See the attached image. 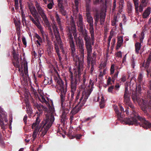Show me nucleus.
Masks as SVG:
<instances>
[{
	"instance_id": "nucleus-1",
	"label": "nucleus",
	"mask_w": 151,
	"mask_h": 151,
	"mask_svg": "<svg viewBox=\"0 0 151 151\" xmlns=\"http://www.w3.org/2000/svg\"><path fill=\"white\" fill-rule=\"evenodd\" d=\"M128 105L129 108L128 107H126L125 112L127 114H129V111H131V109L132 111V114H131L130 117L128 118H124V109L122 106L119 105V108H118L117 106L114 105L113 106L114 110L115 112L118 119L121 121H123L126 124L129 125H133V124L138 125V120L140 121L139 117L142 118L143 117L139 116V113L134 110V107L133 105L129 102L127 104Z\"/></svg>"
},
{
	"instance_id": "nucleus-2",
	"label": "nucleus",
	"mask_w": 151,
	"mask_h": 151,
	"mask_svg": "<svg viewBox=\"0 0 151 151\" xmlns=\"http://www.w3.org/2000/svg\"><path fill=\"white\" fill-rule=\"evenodd\" d=\"M49 109L50 115L46 116L45 118L42 122L39 127V130L41 129L40 132L41 137H43L47 134L54 121V108L50 106Z\"/></svg>"
},
{
	"instance_id": "nucleus-3",
	"label": "nucleus",
	"mask_w": 151,
	"mask_h": 151,
	"mask_svg": "<svg viewBox=\"0 0 151 151\" xmlns=\"http://www.w3.org/2000/svg\"><path fill=\"white\" fill-rule=\"evenodd\" d=\"M69 73L70 74L69 75V80L70 81L71 93V94L70 93H68L67 97L68 101H69V105H68V108H72L73 106V103L74 100V93L76 89L77 86L78 85V78L80 77L81 75L79 77L78 73L75 71V76L74 78H73V74L70 70H69Z\"/></svg>"
},
{
	"instance_id": "nucleus-4",
	"label": "nucleus",
	"mask_w": 151,
	"mask_h": 151,
	"mask_svg": "<svg viewBox=\"0 0 151 151\" xmlns=\"http://www.w3.org/2000/svg\"><path fill=\"white\" fill-rule=\"evenodd\" d=\"M76 45L78 49L79 50L80 54V57L77 55L75 56H73L74 60H75L76 58V62L78 61V66L77 71H76L78 73V76L79 77L81 75V72L83 70V59L84 58V44L83 40L78 39L77 41L76 42Z\"/></svg>"
},
{
	"instance_id": "nucleus-5",
	"label": "nucleus",
	"mask_w": 151,
	"mask_h": 151,
	"mask_svg": "<svg viewBox=\"0 0 151 151\" xmlns=\"http://www.w3.org/2000/svg\"><path fill=\"white\" fill-rule=\"evenodd\" d=\"M85 93H83V94H85ZM84 94H83L84 95ZM83 97L80 99L79 101L78 102V104H77L73 109L71 111V115L70 116V123H72L73 122V120L74 117V115L78 113L80 110L81 109L82 106H83L85 104L87 99H88V96H86L85 97L84 99L83 100H82V98L83 97Z\"/></svg>"
},
{
	"instance_id": "nucleus-6",
	"label": "nucleus",
	"mask_w": 151,
	"mask_h": 151,
	"mask_svg": "<svg viewBox=\"0 0 151 151\" xmlns=\"http://www.w3.org/2000/svg\"><path fill=\"white\" fill-rule=\"evenodd\" d=\"M91 37V40L85 41V45L87 51V60H88V63L89 64L90 61L91 59L93 58V54H94L95 55L96 58V54L95 52H93L92 54V56L91 55V54L92 50V45H93L94 43V36L93 35V39Z\"/></svg>"
},
{
	"instance_id": "nucleus-7",
	"label": "nucleus",
	"mask_w": 151,
	"mask_h": 151,
	"mask_svg": "<svg viewBox=\"0 0 151 151\" xmlns=\"http://www.w3.org/2000/svg\"><path fill=\"white\" fill-rule=\"evenodd\" d=\"M12 54L14 60L12 61V63L14 66L18 68V70L19 72L21 71L20 74V76L25 79L24 78V73L23 70H21L20 69V65L19 61V55L17 54L15 51V50L13 47V50L12 51Z\"/></svg>"
},
{
	"instance_id": "nucleus-8",
	"label": "nucleus",
	"mask_w": 151,
	"mask_h": 151,
	"mask_svg": "<svg viewBox=\"0 0 151 151\" xmlns=\"http://www.w3.org/2000/svg\"><path fill=\"white\" fill-rule=\"evenodd\" d=\"M135 7L136 12L138 14L139 12H142L144 7L147 6L148 0H142L141 3L139 6L138 0H133Z\"/></svg>"
},
{
	"instance_id": "nucleus-9",
	"label": "nucleus",
	"mask_w": 151,
	"mask_h": 151,
	"mask_svg": "<svg viewBox=\"0 0 151 151\" xmlns=\"http://www.w3.org/2000/svg\"><path fill=\"white\" fill-rule=\"evenodd\" d=\"M86 20L89 24L90 28L89 31L92 38L93 39V35L94 34V29L93 28V19L90 13L89 12L86 13Z\"/></svg>"
},
{
	"instance_id": "nucleus-10",
	"label": "nucleus",
	"mask_w": 151,
	"mask_h": 151,
	"mask_svg": "<svg viewBox=\"0 0 151 151\" xmlns=\"http://www.w3.org/2000/svg\"><path fill=\"white\" fill-rule=\"evenodd\" d=\"M60 90V100L61 103L62 105L63 102L65 101V96L66 94V92L67 91V88L66 86L65 87L63 83L61 82L59 85Z\"/></svg>"
},
{
	"instance_id": "nucleus-11",
	"label": "nucleus",
	"mask_w": 151,
	"mask_h": 151,
	"mask_svg": "<svg viewBox=\"0 0 151 151\" xmlns=\"http://www.w3.org/2000/svg\"><path fill=\"white\" fill-rule=\"evenodd\" d=\"M66 31L68 32V38H70L71 37L73 38L72 34H73L75 39L76 38V37H77L76 26H69L67 27Z\"/></svg>"
},
{
	"instance_id": "nucleus-12",
	"label": "nucleus",
	"mask_w": 151,
	"mask_h": 151,
	"mask_svg": "<svg viewBox=\"0 0 151 151\" xmlns=\"http://www.w3.org/2000/svg\"><path fill=\"white\" fill-rule=\"evenodd\" d=\"M139 118H140L139 119L140 123H138V125H139L140 127L146 129L151 128V123L148 121H147L144 117Z\"/></svg>"
},
{
	"instance_id": "nucleus-13",
	"label": "nucleus",
	"mask_w": 151,
	"mask_h": 151,
	"mask_svg": "<svg viewBox=\"0 0 151 151\" xmlns=\"http://www.w3.org/2000/svg\"><path fill=\"white\" fill-rule=\"evenodd\" d=\"M31 101L34 108L38 109L39 112V115L41 114L42 112V110L45 109L44 106L43 105L38 104L32 98L31 99Z\"/></svg>"
},
{
	"instance_id": "nucleus-14",
	"label": "nucleus",
	"mask_w": 151,
	"mask_h": 151,
	"mask_svg": "<svg viewBox=\"0 0 151 151\" xmlns=\"http://www.w3.org/2000/svg\"><path fill=\"white\" fill-rule=\"evenodd\" d=\"M36 7L38 13L41 16L43 20L47 19V18L45 14L44 11L42 9L40 5L37 2L36 3Z\"/></svg>"
},
{
	"instance_id": "nucleus-15",
	"label": "nucleus",
	"mask_w": 151,
	"mask_h": 151,
	"mask_svg": "<svg viewBox=\"0 0 151 151\" xmlns=\"http://www.w3.org/2000/svg\"><path fill=\"white\" fill-rule=\"evenodd\" d=\"M92 91H91V90H88L87 91L86 90H84L83 91V92H82V96L81 97V98L79 99V97L78 96H76V98L75 99V103H76V102H77L78 103V102L79 101V100H80V99L83 97V93H85V94H84L83 95V98H82V100H83L84 99L85 97L86 96H88H88H89L90 95V94L91 93V92Z\"/></svg>"
},
{
	"instance_id": "nucleus-16",
	"label": "nucleus",
	"mask_w": 151,
	"mask_h": 151,
	"mask_svg": "<svg viewBox=\"0 0 151 151\" xmlns=\"http://www.w3.org/2000/svg\"><path fill=\"white\" fill-rule=\"evenodd\" d=\"M96 59L95 55L94 54H93V58H92V59H91V61H90L89 62V64L88 63V60H87V65H88V67L89 68L90 67V65L91 64V73H92L94 70V65L96 63Z\"/></svg>"
},
{
	"instance_id": "nucleus-17",
	"label": "nucleus",
	"mask_w": 151,
	"mask_h": 151,
	"mask_svg": "<svg viewBox=\"0 0 151 151\" xmlns=\"http://www.w3.org/2000/svg\"><path fill=\"white\" fill-rule=\"evenodd\" d=\"M79 31L83 35L85 41L91 40V37L90 38V36L88 35V32L85 28Z\"/></svg>"
},
{
	"instance_id": "nucleus-18",
	"label": "nucleus",
	"mask_w": 151,
	"mask_h": 151,
	"mask_svg": "<svg viewBox=\"0 0 151 151\" xmlns=\"http://www.w3.org/2000/svg\"><path fill=\"white\" fill-rule=\"evenodd\" d=\"M68 40L70 44L71 54H73L76 51L75 46L73 40V38L71 37L70 38H68Z\"/></svg>"
},
{
	"instance_id": "nucleus-19",
	"label": "nucleus",
	"mask_w": 151,
	"mask_h": 151,
	"mask_svg": "<svg viewBox=\"0 0 151 151\" xmlns=\"http://www.w3.org/2000/svg\"><path fill=\"white\" fill-rule=\"evenodd\" d=\"M129 91L127 87L125 88V91L124 95V102L126 104H128L129 103L130 101V97L128 96Z\"/></svg>"
},
{
	"instance_id": "nucleus-20",
	"label": "nucleus",
	"mask_w": 151,
	"mask_h": 151,
	"mask_svg": "<svg viewBox=\"0 0 151 151\" xmlns=\"http://www.w3.org/2000/svg\"><path fill=\"white\" fill-rule=\"evenodd\" d=\"M95 13L94 16V21H99L101 16H102L103 14L101 12H100L98 9H95Z\"/></svg>"
},
{
	"instance_id": "nucleus-21",
	"label": "nucleus",
	"mask_w": 151,
	"mask_h": 151,
	"mask_svg": "<svg viewBox=\"0 0 151 151\" xmlns=\"http://www.w3.org/2000/svg\"><path fill=\"white\" fill-rule=\"evenodd\" d=\"M132 98L134 102L136 101L138 103H140L142 102V101H143L141 98H139V96L136 93L132 94Z\"/></svg>"
},
{
	"instance_id": "nucleus-22",
	"label": "nucleus",
	"mask_w": 151,
	"mask_h": 151,
	"mask_svg": "<svg viewBox=\"0 0 151 151\" xmlns=\"http://www.w3.org/2000/svg\"><path fill=\"white\" fill-rule=\"evenodd\" d=\"M43 21L45 24V26L49 30V33L51 35V36L53 37V33L52 32L51 26L48 19L43 20Z\"/></svg>"
},
{
	"instance_id": "nucleus-23",
	"label": "nucleus",
	"mask_w": 151,
	"mask_h": 151,
	"mask_svg": "<svg viewBox=\"0 0 151 151\" xmlns=\"http://www.w3.org/2000/svg\"><path fill=\"white\" fill-rule=\"evenodd\" d=\"M23 67L24 68V70L25 74V75L26 79L29 80L30 78L29 77L28 72V67L27 65V63L26 62L25 63H24L23 65Z\"/></svg>"
},
{
	"instance_id": "nucleus-24",
	"label": "nucleus",
	"mask_w": 151,
	"mask_h": 151,
	"mask_svg": "<svg viewBox=\"0 0 151 151\" xmlns=\"http://www.w3.org/2000/svg\"><path fill=\"white\" fill-rule=\"evenodd\" d=\"M77 25L79 28V31L85 28V26L83 24L82 18L80 17L79 18Z\"/></svg>"
},
{
	"instance_id": "nucleus-25",
	"label": "nucleus",
	"mask_w": 151,
	"mask_h": 151,
	"mask_svg": "<svg viewBox=\"0 0 151 151\" xmlns=\"http://www.w3.org/2000/svg\"><path fill=\"white\" fill-rule=\"evenodd\" d=\"M123 41V37L120 36L118 38L117 45L116 46V50H118L121 46Z\"/></svg>"
},
{
	"instance_id": "nucleus-26",
	"label": "nucleus",
	"mask_w": 151,
	"mask_h": 151,
	"mask_svg": "<svg viewBox=\"0 0 151 151\" xmlns=\"http://www.w3.org/2000/svg\"><path fill=\"white\" fill-rule=\"evenodd\" d=\"M150 12L151 8L150 7H148L142 14L143 18H147L150 14Z\"/></svg>"
},
{
	"instance_id": "nucleus-27",
	"label": "nucleus",
	"mask_w": 151,
	"mask_h": 151,
	"mask_svg": "<svg viewBox=\"0 0 151 151\" xmlns=\"http://www.w3.org/2000/svg\"><path fill=\"white\" fill-rule=\"evenodd\" d=\"M54 48L55 50V52L57 54V55L58 56L59 61L60 62L62 60V58L59 52L60 50L58 45L56 44H55L54 46Z\"/></svg>"
},
{
	"instance_id": "nucleus-28",
	"label": "nucleus",
	"mask_w": 151,
	"mask_h": 151,
	"mask_svg": "<svg viewBox=\"0 0 151 151\" xmlns=\"http://www.w3.org/2000/svg\"><path fill=\"white\" fill-rule=\"evenodd\" d=\"M52 80L51 78H49L47 77H45L43 83L45 85H47V84L50 85L52 83Z\"/></svg>"
},
{
	"instance_id": "nucleus-29",
	"label": "nucleus",
	"mask_w": 151,
	"mask_h": 151,
	"mask_svg": "<svg viewBox=\"0 0 151 151\" xmlns=\"http://www.w3.org/2000/svg\"><path fill=\"white\" fill-rule=\"evenodd\" d=\"M135 52L138 54L139 53V51L140 50L141 47V44L140 43L137 42L136 43L135 45Z\"/></svg>"
},
{
	"instance_id": "nucleus-30",
	"label": "nucleus",
	"mask_w": 151,
	"mask_h": 151,
	"mask_svg": "<svg viewBox=\"0 0 151 151\" xmlns=\"http://www.w3.org/2000/svg\"><path fill=\"white\" fill-rule=\"evenodd\" d=\"M151 60V59L150 58H148L145 64L144 63H143L142 65V66L144 67L145 69L150 68L149 66Z\"/></svg>"
},
{
	"instance_id": "nucleus-31",
	"label": "nucleus",
	"mask_w": 151,
	"mask_h": 151,
	"mask_svg": "<svg viewBox=\"0 0 151 151\" xmlns=\"http://www.w3.org/2000/svg\"><path fill=\"white\" fill-rule=\"evenodd\" d=\"M30 11L31 14L35 18V19H37V21L39 22V20L37 16V11L35 8L34 7L32 10L30 9Z\"/></svg>"
},
{
	"instance_id": "nucleus-32",
	"label": "nucleus",
	"mask_w": 151,
	"mask_h": 151,
	"mask_svg": "<svg viewBox=\"0 0 151 151\" xmlns=\"http://www.w3.org/2000/svg\"><path fill=\"white\" fill-rule=\"evenodd\" d=\"M54 33L56 40L58 41L60 40V37L58 30L54 32Z\"/></svg>"
},
{
	"instance_id": "nucleus-33",
	"label": "nucleus",
	"mask_w": 151,
	"mask_h": 151,
	"mask_svg": "<svg viewBox=\"0 0 151 151\" xmlns=\"http://www.w3.org/2000/svg\"><path fill=\"white\" fill-rule=\"evenodd\" d=\"M55 18L56 21L58 24H60L61 23H62L61 21V19L60 18L59 14L57 13H55Z\"/></svg>"
},
{
	"instance_id": "nucleus-34",
	"label": "nucleus",
	"mask_w": 151,
	"mask_h": 151,
	"mask_svg": "<svg viewBox=\"0 0 151 151\" xmlns=\"http://www.w3.org/2000/svg\"><path fill=\"white\" fill-rule=\"evenodd\" d=\"M101 101L100 102V108L102 109L104 107V97L103 96L101 97Z\"/></svg>"
},
{
	"instance_id": "nucleus-35",
	"label": "nucleus",
	"mask_w": 151,
	"mask_h": 151,
	"mask_svg": "<svg viewBox=\"0 0 151 151\" xmlns=\"http://www.w3.org/2000/svg\"><path fill=\"white\" fill-rule=\"evenodd\" d=\"M66 114L65 111H63L61 115V120L62 122L65 121L66 119Z\"/></svg>"
},
{
	"instance_id": "nucleus-36",
	"label": "nucleus",
	"mask_w": 151,
	"mask_h": 151,
	"mask_svg": "<svg viewBox=\"0 0 151 151\" xmlns=\"http://www.w3.org/2000/svg\"><path fill=\"white\" fill-rule=\"evenodd\" d=\"M105 15H104L103 14L102 16H101L100 20V24L101 25H103L104 24L105 21Z\"/></svg>"
},
{
	"instance_id": "nucleus-37",
	"label": "nucleus",
	"mask_w": 151,
	"mask_h": 151,
	"mask_svg": "<svg viewBox=\"0 0 151 151\" xmlns=\"http://www.w3.org/2000/svg\"><path fill=\"white\" fill-rule=\"evenodd\" d=\"M34 37L36 38L38 40H37L41 42L42 43L43 42L42 39V38L40 37L36 33L35 34V35Z\"/></svg>"
},
{
	"instance_id": "nucleus-38",
	"label": "nucleus",
	"mask_w": 151,
	"mask_h": 151,
	"mask_svg": "<svg viewBox=\"0 0 151 151\" xmlns=\"http://www.w3.org/2000/svg\"><path fill=\"white\" fill-rule=\"evenodd\" d=\"M37 134V130L36 129L33 132V134H32V138L33 139V141L34 140H35V138L36 137Z\"/></svg>"
},
{
	"instance_id": "nucleus-39",
	"label": "nucleus",
	"mask_w": 151,
	"mask_h": 151,
	"mask_svg": "<svg viewBox=\"0 0 151 151\" xmlns=\"http://www.w3.org/2000/svg\"><path fill=\"white\" fill-rule=\"evenodd\" d=\"M143 77V76L142 74L141 73L138 76V80L139 83H141L142 81Z\"/></svg>"
},
{
	"instance_id": "nucleus-40",
	"label": "nucleus",
	"mask_w": 151,
	"mask_h": 151,
	"mask_svg": "<svg viewBox=\"0 0 151 151\" xmlns=\"http://www.w3.org/2000/svg\"><path fill=\"white\" fill-rule=\"evenodd\" d=\"M114 65L113 64L111 65L110 68V74L112 75L114 73Z\"/></svg>"
},
{
	"instance_id": "nucleus-41",
	"label": "nucleus",
	"mask_w": 151,
	"mask_h": 151,
	"mask_svg": "<svg viewBox=\"0 0 151 151\" xmlns=\"http://www.w3.org/2000/svg\"><path fill=\"white\" fill-rule=\"evenodd\" d=\"M58 3V7L59 8V9H63L64 8V6L63 5V2H59Z\"/></svg>"
},
{
	"instance_id": "nucleus-42",
	"label": "nucleus",
	"mask_w": 151,
	"mask_h": 151,
	"mask_svg": "<svg viewBox=\"0 0 151 151\" xmlns=\"http://www.w3.org/2000/svg\"><path fill=\"white\" fill-rule=\"evenodd\" d=\"M27 113L29 115V117H31V114L32 112V109H31V108H28V109L27 108Z\"/></svg>"
},
{
	"instance_id": "nucleus-43",
	"label": "nucleus",
	"mask_w": 151,
	"mask_h": 151,
	"mask_svg": "<svg viewBox=\"0 0 151 151\" xmlns=\"http://www.w3.org/2000/svg\"><path fill=\"white\" fill-rule=\"evenodd\" d=\"M148 108H144L142 109V110L143 111L145 114L148 116H149V114L148 112Z\"/></svg>"
},
{
	"instance_id": "nucleus-44",
	"label": "nucleus",
	"mask_w": 151,
	"mask_h": 151,
	"mask_svg": "<svg viewBox=\"0 0 151 151\" xmlns=\"http://www.w3.org/2000/svg\"><path fill=\"white\" fill-rule=\"evenodd\" d=\"M60 12L63 16H65L66 14V12L64 8L60 9Z\"/></svg>"
},
{
	"instance_id": "nucleus-45",
	"label": "nucleus",
	"mask_w": 151,
	"mask_h": 151,
	"mask_svg": "<svg viewBox=\"0 0 151 151\" xmlns=\"http://www.w3.org/2000/svg\"><path fill=\"white\" fill-rule=\"evenodd\" d=\"M118 73L119 72L118 71L116 72L114 75L111 76L112 78L116 79L117 78Z\"/></svg>"
},
{
	"instance_id": "nucleus-46",
	"label": "nucleus",
	"mask_w": 151,
	"mask_h": 151,
	"mask_svg": "<svg viewBox=\"0 0 151 151\" xmlns=\"http://www.w3.org/2000/svg\"><path fill=\"white\" fill-rule=\"evenodd\" d=\"M54 5V2H50L47 5V7L49 9H51L52 8L53 5Z\"/></svg>"
},
{
	"instance_id": "nucleus-47",
	"label": "nucleus",
	"mask_w": 151,
	"mask_h": 151,
	"mask_svg": "<svg viewBox=\"0 0 151 151\" xmlns=\"http://www.w3.org/2000/svg\"><path fill=\"white\" fill-rule=\"evenodd\" d=\"M53 32H54L57 30H58V29L55 24H54L52 26Z\"/></svg>"
},
{
	"instance_id": "nucleus-48",
	"label": "nucleus",
	"mask_w": 151,
	"mask_h": 151,
	"mask_svg": "<svg viewBox=\"0 0 151 151\" xmlns=\"http://www.w3.org/2000/svg\"><path fill=\"white\" fill-rule=\"evenodd\" d=\"M114 88V86H112L109 87L108 88V91L109 92L112 93L113 90Z\"/></svg>"
},
{
	"instance_id": "nucleus-49",
	"label": "nucleus",
	"mask_w": 151,
	"mask_h": 151,
	"mask_svg": "<svg viewBox=\"0 0 151 151\" xmlns=\"http://www.w3.org/2000/svg\"><path fill=\"white\" fill-rule=\"evenodd\" d=\"M112 78L110 77H108V79L107 81V84L108 85H111L112 83H111Z\"/></svg>"
},
{
	"instance_id": "nucleus-50",
	"label": "nucleus",
	"mask_w": 151,
	"mask_h": 151,
	"mask_svg": "<svg viewBox=\"0 0 151 151\" xmlns=\"http://www.w3.org/2000/svg\"><path fill=\"white\" fill-rule=\"evenodd\" d=\"M60 49L61 50L62 53L63 54H64L65 53V51L63 47V46L62 45H61V44L60 45Z\"/></svg>"
},
{
	"instance_id": "nucleus-51",
	"label": "nucleus",
	"mask_w": 151,
	"mask_h": 151,
	"mask_svg": "<svg viewBox=\"0 0 151 151\" xmlns=\"http://www.w3.org/2000/svg\"><path fill=\"white\" fill-rule=\"evenodd\" d=\"M135 63L133 58L131 60V65L132 68H134L135 66Z\"/></svg>"
},
{
	"instance_id": "nucleus-52",
	"label": "nucleus",
	"mask_w": 151,
	"mask_h": 151,
	"mask_svg": "<svg viewBox=\"0 0 151 151\" xmlns=\"http://www.w3.org/2000/svg\"><path fill=\"white\" fill-rule=\"evenodd\" d=\"M116 56L119 58H121L122 57V53L121 51L118 52L116 53Z\"/></svg>"
},
{
	"instance_id": "nucleus-53",
	"label": "nucleus",
	"mask_w": 151,
	"mask_h": 151,
	"mask_svg": "<svg viewBox=\"0 0 151 151\" xmlns=\"http://www.w3.org/2000/svg\"><path fill=\"white\" fill-rule=\"evenodd\" d=\"M88 2H86V10L87 11H88L89 10L90 6H89V1H88Z\"/></svg>"
},
{
	"instance_id": "nucleus-54",
	"label": "nucleus",
	"mask_w": 151,
	"mask_h": 151,
	"mask_svg": "<svg viewBox=\"0 0 151 151\" xmlns=\"http://www.w3.org/2000/svg\"><path fill=\"white\" fill-rule=\"evenodd\" d=\"M70 26H75L74 21L73 19H71L70 21Z\"/></svg>"
},
{
	"instance_id": "nucleus-55",
	"label": "nucleus",
	"mask_w": 151,
	"mask_h": 151,
	"mask_svg": "<svg viewBox=\"0 0 151 151\" xmlns=\"http://www.w3.org/2000/svg\"><path fill=\"white\" fill-rule=\"evenodd\" d=\"M86 86L85 84H82L80 86V88L81 89H84V90H86L87 91V90H86L84 89L85 88H86Z\"/></svg>"
},
{
	"instance_id": "nucleus-56",
	"label": "nucleus",
	"mask_w": 151,
	"mask_h": 151,
	"mask_svg": "<svg viewBox=\"0 0 151 151\" xmlns=\"http://www.w3.org/2000/svg\"><path fill=\"white\" fill-rule=\"evenodd\" d=\"M22 41L23 44H24V45H26V41L25 39V38L24 37H23L22 39Z\"/></svg>"
},
{
	"instance_id": "nucleus-57",
	"label": "nucleus",
	"mask_w": 151,
	"mask_h": 151,
	"mask_svg": "<svg viewBox=\"0 0 151 151\" xmlns=\"http://www.w3.org/2000/svg\"><path fill=\"white\" fill-rule=\"evenodd\" d=\"M37 21L38 22L36 26L39 29L41 28L42 27V26L40 24V22L37 21Z\"/></svg>"
},
{
	"instance_id": "nucleus-58",
	"label": "nucleus",
	"mask_w": 151,
	"mask_h": 151,
	"mask_svg": "<svg viewBox=\"0 0 151 151\" xmlns=\"http://www.w3.org/2000/svg\"><path fill=\"white\" fill-rule=\"evenodd\" d=\"M127 6L128 9L129 10H130L131 9L132 7V4L129 2H128Z\"/></svg>"
},
{
	"instance_id": "nucleus-59",
	"label": "nucleus",
	"mask_w": 151,
	"mask_h": 151,
	"mask_svg": "<svg viewBox=\"0 0 151 151\" xmlns=\"http://www.w3.org/2000/svg\"><path fill=\"white\" fill-rule=\"evenodd\" d=\"M78 0H75V3L76 8H78Z\"/></svg>"
},
{
	"instance_id": "nucleus-60",
	"label": "nucleus",
	"mask_w": 151,
	"mask_h": 151,
	"mask_svg": "<svg viewBox=\"0 0 151 151\" xmlns=\"http://www.w3.org/2000/svg\"><path fill=\"white\" fill-rule=\"evenodd\" d=\"M116 42L115 39L114 38H113L112 40V42L111 44L112 45V47H114L115 45Z\"/></svg>"
},
{
	"instance_id": "nucleus-61",
	"label": "nucleus",
	"mask_w": 151,
	"mask_h": 151,
	"mask_svg": "<svg viewBox=\"0 0 151 151\" xmlns=\"http://www.w3.org/2000/svg\"><path fill=\"white\" fill-rule=\"evenodd\" d=\"M27 115H25V116H24V117L23 118L24 122V123L25 124H26L27 123Z\"/></svg>"
},
{
	"instance_id": "nucleus-62",
	"label": "nucleus",
	"mask_w": 151,
	"mask_h": 151,
	"mask_svg": "<svg viewBox=\"0 0 151 151\" xmlns=\"http://www.w3.org/2000/svg\"><path fill=\"white\" fill-rule=\"evenodd\" d=\"M147 96L151 100V93L149 91L147 92Z\"/></svg>"
},
{
	"instance_id": "nucleus-63",
	"label": "nucleus",
	"mask_w": 151,
	"mask_h": 151,
	"mask_svg": "<svg viewBox=\"0 0 151 151\" xmlns=\"http://www.w3.org/2000/svg\"><path fill=\"white\" fill-rule=\"evenodd\" d=\"M38 124L36 123L35 122L33 123V124L32 125V128H33L34 127H36V128L37 127V129H38Z\"/></svg>"
},
{
	"instance_id": "nucleus-64",
	"label": "nucleus",
	"mask_w": 151,
	"mask_h": 151,
	"mask_svg": "<svg viewBox=\"0 0 151 151\" xmlns=\"http://www.w3.org/2000/svg\"><path fill=\"white\" fill-rule=\"evenodd\" d=\"M40 121V120L39 119V117L37 116L36 118L35 122L38 124H39Z\"/></svg>"
}]
</instances>
